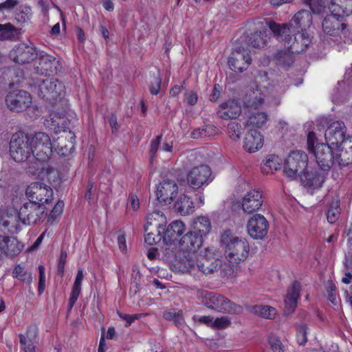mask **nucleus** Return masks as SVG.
Masks as SVG:
<instances>
[{"instance_id": "obj_1", "label": "nucleus", "mask_w": 352, "mask_h": 352, "mask_svg": "<svg viewBox=\"0 0 352 352\" xmlns=\"http://www.w3.org/2000/svg\"><path fill=\"white\" fill-rule=\"evenodd\" d=\"M312 23V16L309 10H301L296 12L289 23H277L274 21L267 23L268 28L277 40L283 38L286 34H298L305 31Z\"/></svg>"}, {"instance_id": "obj_2", "label": "nucleus", "mask_w": 352, "mask_h": 352, "mask_svg": "<svg viewBox=\"0 0 352 352\" xmlns=\"http://www.w3.org/2000/svg\"><path fill=\"white\" fill-rule=\"evenodd\" d=\"M220 244L226 260L232 265H237L248 257L250 245L245 239L234 236L226 231L221 236Z\"/></svg>"}, {"instance_id": "obj_3", "label": "nucleus", "mask_w": 352, "mask_h": 352, "mask_svg": "<svg viewBox=\"0 0 352 352\" xmlns=\"http://www.w3.org/2000/svg\"><path fill=\"white\" fill-rule=\"evenodd\" d=\"M31 140L35 162L32 167H28V172L35 174L39 169V162H47L52 157L54 148H56V140L52 141L50 135L45 132H37L31 135Z\"/></svg>"}, {"instance_id": "obj_4", "label": "nucleus", "mask_w": 352, "mask_h": 352, "mask_svg": "<svg viewBox=\"0 0 352 352\" xmlns=\"http://www.w3.org/2000/svg\"><path fill=\"white\" fill-rule=\"evenodd\" d=\"M33 149L31 135L23 131H18L12 135L10 142V153L15 162H26L28 164L30 159L35 160Z\"/></svg>"}, {"instance_id": "obj_5", "label": "nucleus", "mask_w": 352, "mask_h": 352, "mask_svg": "<svg viewBox=\"0 0 352 352\" xmlns=\"http://www.w3.org/2000/svg\"><path fill=\"white\" fill-rule=\"evenodd\" d=\"M159 257L165 263L173 266L175 270L181 272L189 271L195 266V259L187 258L184 252H177L175 243H164Z\"/></svg>"}, {"instance_id": "obj_6", "label": "nucleus", "mask_w": 352, "mask_h": 352, "mask_svg": "<svg viewBox=\"0 0 352 352\" xmlns=\"http://www.w3.org/2000/svg\"><path fill=\"white\" fill-rule=\"evenodd\" d=\"M201 303L208 308L228 314H241L243 307L227 298L223 295L214 292H204L201 294Z\"/></svg>"}, {"instance_id": "obj_7", "label": "nucleus", "mask_w": 352, "mask_h": 352, "mask_svg": "<svg viewBox=\"0 0 352 352\" xmlns=\"http://www.w3.org/2000/svg\"><path fill=\"white\" fill-rule=\"evenodd\" d=\"M37 95L49 102H52L62 98L65 94L63 83L55 78L38 79L35 82Z\"/></svg>"}, {"instance_id": "obj_8", "label": "nucleus", "mask_w": 352, "mask_h": 352, "mask_svg": "<svg viewBox=\"0 0 352 352\" xmlns=\"http://www.w3.org/2000/svg\"><path fill=\"white\" fill-rule=\"evenodd\" d=\"M307 155L302 151H292L285 160L283 173L290 179L296 178L307 167Z\"/></svg>"}, {"instance_id": "obj_9", "label": "nucleus", "mask_w": 352, "mask_h": 352, "mask_svg": "<svg viewBox=\"0 0 352 352\" xmlns=\"http://www.w3.org/2000/svg\"><path fill=\"white\" fill-rule=\"evenodd\" d=\"M45 210V205L30 201L21 206L18 212V217L24 225H34L42 222Z\"/></svg>"}, {"instance_id": "obj_10", "label": "nucleus", "mask_w": 352, "mask_h": 352, "mask_svg": "<svg viewBox=\"0 0 352 352\" xmlns=\"http://www.w3.org/2000/svg\"><path fill=\"white\" fill-rule=\"evenodd\" d=\"M53 190L46 184L32 182L25 190V195L29 201L36 204H48L53 199Z\"/></svg>"}, {"instance_id": "obj_11", "label": "nucleus", "mask_w": 352, "mask_h": 352, "mask_svg": "<svg viewBox=\"0 0 352 352\" xmlns=\"http://www.w3.org/2000/svg\"><path fill=\"white\" fill-rule=\"evenodd\" d=\"M211 175V169L208 165L195 166L187 174L188 184L193 189H199L212 181Z\"/></svg>"}, {"instance_id": "obj_12", "label": "nucleus", "mask_w": 352, "mask_h": 352, "mask_svg": "<svg viewBox=\"0 0 352 352\" xmlns=\"http://www.w3.org/2000/svg\"><path fill=\"white\" fill-rule=\"evenodd\" d=\"M335 148L327 144H317L314 151L316 162L320 168L324 172H329L335 164Z\"/></svg>"}, {"instance_id": "obj_13", "label": "nucleus", "mask_w": 352, "mask_h": 352, "mask_svg": "<svg viewBox=\"0 0 352 352\" xmlns=\"http://www.w3.org/2000/svg\"><path fill=\"white\" fill-rule=\"evenodd\" d=\"M32 97L24 90H14L9 92L6 97L8 108L14 112H21L30 106Z\"/></svg>"}, {"instance_id": "obj_14", "label": "nucleus", "mask_w": 352, "mask_h": 352, "mask_svg": "<svg viewBox=\"0 0 352 352\" xmlns=\"http://www.w3.org/2000/svg\"><path fill=\"white\" fill-rule=\"evenodd\" d=\"M203 243L201 234L194 230L188 231L182 236L179 241L181 251L186 254L187 258H195V252Z\"/></svg>"}, {"instance_id": "obj_15", "label": "nucleus", "mask_w": 352, "mask_h": 352, "mask_svg": "<svg viewBox=\"0 0 352 352\" xmlns=\"http://www.w3.org/2000/svg\"><path fill=\"white\" fill-rule=\"evenodd\" d=\"M251 63L248 50L241 46L233 49L228 58V65L235 72L241 73L247 70Z\"/></svg>"}, {"instance_id": "obj_16", "label": "nucleus", "mask_w": 352, "mask_h": 352, "mask_svg": "<svg viewBox=\"0 0 352 352\" xmlns=\"http://www.w3.org/2000/svg\"><path fill=\"white\" fill-rule=\"evenodd\" d=\"M36 48L32 43H21L16 45L10 53V57L16 63L23 65L36 58Z\"/></svg>"}, {"instance_id": "obj_17", "label": "nucleus", "mask_w": 352, "mask_h": 352, "mask_svg": "<svg viewBox=\"0 0 352 352\" xmlns=\"http://www.w3.org/2000/svg\"><path fill=\"white\" fill-rule=\"evenodd\" d=\"M247 230L252 239H263L267 234L269 223L263 215L256 214L248 220Z\"/></svg>"}, {"instance_id": "obj_18", "label": "nucleus", "mask_w": 352, "mask_h": 352, "mask_svg": "<svg viewBox=\"0 0 352 352\" xmlns=\"http://www.w3.org/2000/svg\"><path fill=\"white\" fill-rule=\"evenodd\" d=\"M346 128L342 121H336L331 124L324 134L327 144L333 146H340L345 140Z\"/></svg>"}, {"instance_id": "obj_19", "label": "nucleus", "mask_w": 352, "mask_h": 352, "mask_svg": "<svg viewBox=\"0 0 352 352\" xmlns=\"http://www.w3.org/2000/svg\"><path fill=\"white\" fill-rule=\"evenodd\" d=\"M154 227L162 229L160 231L164 235V243H175L186 230L185 224L179 220L173 221L167 226L162 223H158Z\"/></svg>"}, {"instance_id": "obj_20", "label": "nucleus", "mask_w": 352, "mask_h": 352, "mask_svg": "<svg viewBox=\"0 0 352 352\" xmlns=\"http://www.w3.org/2000/svg\"><path fill=\"white\" fill-rule=\"evenodd\" d=\"M35 69L40 75L50 76L60 72L61 65L54 56L47 54H41Z\"/></svg>"}, {"instance_id": "obj_21", "label": "nucleus", "mask_w": 352, "mask_h": 352, "mask_svg": "<svg viewBox=\"0 0 352 352\" xmlns=\"http://www.w3.org/2000/svg\"><path fill=\"white\" fill-rule=\"evenodd\" d=\"M178 192L177 183L172 179L162 182L157 187L156 196L160 203L170 204Z\"/></svg>"}, {"instance_id": "obj_22", "label": "nucleus", "mask_w": 352, "mask_h": 352, "mask_svg": "<svg viewBox=\"0 0 352 352\" xmlns=\"http://www.w3.org/2000/svg\"><path fill=\"white\" fill-rule=\"evenodd\" d=\"M156 217H160L162 219H166L163 214L160 212H153L147 217L146 225L144 226V241L148 245H154L160 243L162 240L164 241L163 233L160 231L161 228H156L155 231H148V226H153L157 224L155 222Z\"/></svg>"}, {"instance_id": "obj_23", "label": "nucleus", "mask_w": 352, "mask_h": 352, "mask_svg": "<svg viewBox=\"0 0 352 352\" xmlns=\"http://www.w3.org/2000/svg\"><path fill=\"white\" fill-rule=\"evenodd\" d=\"M300 178L302 184L307 189H318L322 187L324 180L325 176L319 170L316 168L307 167L300 175Z\"/></svg>"}, {"instance_id": "obj_24", "label": "nucleus", "mask_w": 352, "mask_h": 352, "mask_svg": "<svg viewBox=\"0 0 352 352\" xmlns=\"http://www.w3.org/2000/svg\"><path fill=\"white\" fill-rule=\"evenodd\" d=\"M280 41L285 42L289 45L294 52L300 53L305 50L311 43V39L307 34L301 32L298 34H286Z\"/></svg>"}, {"instance_id": "obj_25", "label": "nucleus", "mask_w": 352, "mask_h": 352, "mask_svg": "<svg viewBox=\"0 0 352 352\" xmlns=\"http://www.w3.org/2000/svg\"><path fill=\"white\" fill-rule=\"evenodd\" d=\"M301 289L300 283L295 280L292 286L287 289V293L284 300V314L286 316L291 315L295 310L298 299L300 297V291Z\"/></svg>"}, {"instance_id": "obj_26", "label": "nucleus", "mask_w": 352, "mask_h": 352, "mask_svg": "<svg viewBox=\"0 0 352 352\" xmlns=\"http://www.w3.org/2000/svg\"><path fill=\"white\" fill-rule=\"evenodd\" d=\"M241 113L240 103L235 99H230L219 107L218 116L224 120L236 119Z\"/></svg>"}, {"instance_id": "obj_27", "label": "nucleus", "mask_w": 352, "mask_h": 352, "mask_svg": "<svg viewBox=\"0 0 352 352\" xmlns=\"http://www.w3.org/2000/svg\"><path fill=\"white\" fill-rule=\"evenodd\" d=\"M263 203L261 192L256 190H252L243 197L242 208L245 212L251 214L258 210L262 206Z\"/></svg>"}, {"instance_id": "obj_28", "label": "nucleus", "mask_w": 352, "mask_h": 352, "mask_svg": "<svg viewBox=\"0 0 352 352\" xmlns=\"http://www.w3.org/2000/svg\"><path fill=\"white\" fill-rule=\"evenodd\" d=\"M38 328L35 325H31L28 327L25 334H19V341L21 349L24 352H35L34 343L38 337Z\"/></svg>"}, {"instance_id": "obj_29", "label": "nucleus", "mask_w": 352, "mask_h": 352, "mask_svg": "<svg viewBox=\"0 0 352 352\" xmlns=\"http://www.w3.org/2000/svg\"><path fill=\"white\" fill-rule=\"evenodd\" d=\"M263 137L256 129H250L245 134L243 147L249 153L257 151L263 145Z\"/></svg>"}, {"instance_id": "obj_30", "label": "nucleus", "mask_w": 352, "mask_h": 352, "mask_svg": "<svg viewBox=\"0 0 352 352\" xmlns=\"http://www.w3.org/2000/svg\"><path fill=\"white\" fill-rule=\"evenodd\" d=\"M23 246L15 238L0 235V251L7 256L18 255Z\"/></svg>"}, {"instance_id": "obj_31", "label": "nucleus", "mask_w": 352, "mask_h": 352, "mask_svg": "<svg viewBox=\"0 0 352 352\" xmlns=\"http://www.w3.org/2000/svg\"><path fill=\"white\" fill-rule=\"evenodd\" d=\"M346 27V24L342 23L341 20L336 19V17L331 15L326 16L322 22L324 32L330 36H339Z\"/></svg>"}, {"instance_id": "obj_32", "label": "nucleus", "mask_w": 352, "mask_h": 352, "mask_svg": "<svg viewBox=\"0 0 352 352\" xmlns=\"http://www.w3.org/2000/svg\"><path fill=\"white\" fill-rule=\"evenodd\" d=\"M195 267L202 273L209 274L220 269L222 267V261L219 259L209 260V258L199 257L195 259V266L190 270L195 269Z\"/></svg>"}, {"instance_id": "obj_33", "label": "nucleus", "mask_w": 352, "mask_h": 352, "mask_svg": "<svg viewBox=\"0 0 352 352\" xmlns=\"http://www.w3.org/2000/svg\"><path fill=\"white\" fill-rule=\"evenodd\" d=\"M69 139L67 144L63 146L64 140L63 136L58 138L57 140H56V148H54V152H56L58 155L61 156H66L71 154L74 150L76 135L70 131H69Z\"/></svg>"}, {"instance_id": "obj_34", "label": "nucleus", "mask_w": 352, "mask_h": 352, "mask_svg": "<svg viewBox=\"0 0 352 352\" xmlns=\"http://www.w3.org/2000/svg\"><path fill=\"white\" fill-rule=\"evenodd\" d=\"M83 277V270L82 268H79L78 270L77 274L70 294V297L69 299L67 306L68 311H70L72 310L81 292V285Z\"/></svg>"}, {"instance_id": "obj_35", "label": "nucleus", "mask_w": 352, "mask_h": 352, "mask_svg": "<svg viewBox=\"0 0 352 352\" xmlns=\"http://www.w3.org/2000/svg\"><path fill=\"white\" fill-rule=\"evenodd\" d=\"M174 208L181 215H187L194 212L195 206L190 197L184 194L176 201Z\"/></svg>"}, {"instance_id": "obj_36", "label": "nucleus", "mask_w": 352, "mask_h": 352, "mask_svg": "<svg viewBox=\"0 0 352 352\" xmlns=\"http://www.w3.org/2000/svg\"><path fill=\"white\" fill-rule=\"evenodd\" d=\"M344 0H331L329 9L331 12V16L336 17V19L344 20V17L351 15V12L349 10H344Z\"/></svg>"}, {"instance_id": "obj_37", "label": "nucleus", "mask_w": 352, "mask_h": 352, "mask_svg": "<svg viewBox=\"0 0 352 352\" xmlns=\"http://www.w3.org/2000/svg\"><path fill=\"white\" fill-rule=\"evenodd\" d=\"M335 164L337 163L340 168L346 166L352 163V146L348 149L340 148V146L335 147Z\"/></svg>"}, {"instance_id": "obj_38", "label": "nucleus", "mask_w": 352, "mask_h": 352, "mask_svg": "<svg viewBox=\"0 0 352 352\" xmlns=\"http://www.w3.org/2000/svg\"><path fill=\"white\" fill-rule=\"evenodd\" d=\"M285 47L287 50L278 51L276 54V58L278 64L287 69L293 64L294 61V54L296 52H294L289 45L285 43Z\"/></svg>"}, {"instance_id": "obj_39", "label": "nucleus", "mask_w": 352, "mask_h": 352, "mask_svg": "<svg viewBox=\"0 0 352 352\" xmlns=\"http://www.w3.org/2000/svg\"><path fill=\"white\" fill-rule=\"evenodd\" d=\"M21 34V30L10 23L0 24V41L12 40Z\"/></svg>"}, {"instance_id": "obj_40", "label": "nucleus", "mask_w": 352, "mask_h": 352, "mask_svg": "<svg viewBox=\"0 0 352 352\" xmlns=\"http://www.w3.org/2000/svg\"><path fill=\"white\" fill-rule=\"evenodd\" d=\"M64 206L63 201L58 200L50 214L45 213L42 222L46 221V223L49 225H53L56 223L57 219L60 217L63 212Z\"/></svg>"}, {"instance_id": "obj_41", "label": "nucleus", "mask_w": 352, "mask_h": 352, "mask_svg": "<svg viewBox=\"0 0 352 352\" xmlns=\"http://www.w3.org/2000/svg\"><path fill=\"white\" fill-rule=\"evenodd\" d=\"M193 230L201 234V236H206L211 230L210 220L207 217H199L194 220Z\"/></svg>"}, {"instance_id": "obj_42", "label": "nucleus", "mask_w": 352, "mask_h": 352, "mask_svg": "<svg viewBox=\"0 0 352 352\" xmlns=\"http://www.w3.org/2000/svg\"><path fill=\"white\" fill-rule=\"evenodd\" d=\"M264 103V98L261 94H256L252 92L246 96L243 101L244 107L248 109L249 111L258 109Z\"/></svg>"}, {"instance_id": "obj_43", "label": "nucleus", "mask_w": 352, "mask_h": 352, "mask_svg": "<svg viewBox=\"0 0 352 352\" xmlns=\"http://www.w3.org/2000/svg\"><path fill=\"white\" fill-rule=\"evenodd\" d=\"M340 214V200L338 198H333L327 206L326 215L328 222L334 223L338 219Z\"/></svg>"}, {"instance_id": "obj_44", "label": "nucleus", "mask_w": 352, "mask_h": 352, "mask_svg": "<svg viewBox=\"0 0 352 352\" xmlns=\"http://www.w3.org/2000/svg\"><path fill=\"white\" fill-rule=\"evenodd\" d=\"M20 222L18 217V212L15 215H7V219H2L0 221V225L4 228H8L10 233H17L21 230Z\"/></svg>"}, {"instance_id": "obj_45", "label": "nucleus", "mask_w": 352, "mask_h": 352, "mask_svg": "<svg viewBox=\"0 0 352 352\" xmlns=\"http://www.w3.org/2000/svg\"><path fill=\"white\" fill-rule=\"evenodd\" d=\"M267 34L265 31L254 32L248 36L247 43L248 45L255 48L264 47L267 42Z\"/></svg>"}, {"instance_id": "obj_46", "label": "nucleus", "mask_w": 352, "mask_h": 352, "mask_svg": "<svg viewBox=\"0 0 352 352\" xmlns=\"http://www.w3.org/2000/svg\"><path fill=\"white\" fill-rule=\"evenodd\" d=\"M249 311L258 316L272 319L276 314V309L267 305H254L249 307Z\"/></svg>"}, {"instance_id": "obj_47", "label": "nucleus", "mask_w": 352, "mask_h": 352, "mask_svg": "<svg viewBox=\"0 0 352 352\" xmlns=\"http://www.w3.org/2000/svg\"><path fill=\"white\" fill-rule=\"evenodd\" d=\"M280 167V159L277 155H271L267 157L262 166L263 172L268 174L273 173V170H277Z\"/></svg>"}, {"instance_id": "obj_48", "label": "nucleus", "mask_w": 352, "mask_h": 352, "mask_svg": "<svg viewBox=\"0 0 352 352\" xmlns=\"http://www.w3.org/2000/svg\"><path fill=\"white\" fill-rule=\"evenodd\" d=\"M227 131L232 140L237 141L243 131V128L237 121L234 120L228 123Z\"/></svg>"}, {"instance_id": "obj_49", "label": "nucleus", "mask_w": 352, "mask_h": 352, "mask_svg": "<svg viewBox=\"0 0 352 352\" xmlns=\"http://www.w3.org/2000/svg\"><path fill=\"white\" fill-rule=\"evenodd\" d=\"M214 129L213 126L205 125L202 127L194 129L190 134V137L193 139L203 138L210 136L214 132Z\"/></svg>"}, {"instance_id": "obj_50", "label": "nucleus", "mask_w": 352, "mask_h": 352, "mask_svg": "<svg viewBox=\"0 0 352 352\" xmlns=\"http://www.w3.org/2000/svg\"><path fill=\"white\" fill-rule=\"evenodd\" d=\"M267 119V116L265 112L252 113L248 120V123L250 125L261 127L265 123Z\"/></svg>"}, {"instance_id": "obj_51", "label": "nucleus", "mask_w": 352, "mask_h": 352, "mask_svg": "<svg viewBox=\"0 0 352 352\" xmlns=\"http://www.w3.org/2000/svg\"><path fill=\"white\" fill-rule=\"evenodd\" d=\"M46 177L48 182L53 187L59 186L61 182L59 171L52 166L47 168Z\"/></svg>"}, {"instance_id": "obj_52", "label": "nucleus", "mask_w": 352, "mask_h": 352, "mask_svg": "<svg viewBox=\"0 0 352 352\" xmlns=\"http://www.w3.org/2000/svg\"><path fill=\"white\" fill-rule=\"evenodd\" d=\"M164 318L167 320H172L174 324L179 327L184 322V318L182 311L181 310L176 311L175 309H171L164 313Z\"/></svg>"}, {"instance_id": "obj_53", "label": "nucleus", "mask_w": 352, "mask_h": 352, "mask_svg": "<svg viewBox=\"0 0 352 352\" xmlns=\"http://www.w3.org/2000/svg\"><path fill=\"white\" fill-rule=\"evenodd\" d=\"M13 274L14 277L28 285H30L32 281V274L24 271L23 267H22L21 265H17L14 267Z\"/></svg>"}, {"instance_id": "obj_54", "label": "nucleus", "mask_w": 352, "mask_h": 352, "mask_svg": "<svg viewBox=\"0 0 352 352\" xmlns=\"http://www.w3.org/2000/svg\"><path fill=\"white\" fill-rule=\"evenodd\" d=\"M31 14V8L25 6L16 13L15 19L20 23H24L30 19Z\"/></svg>"}, {"instance_id": "obj_55", "label": "nucleus", "mask_w": 352, "mask_h": 352, "mask_svg": "<svg viewBox=\"0 0 352 352\" xmlns=\"http://www.w3.org/2000/svg\"><path fill=\"white\" fill-rule=\"evenodd\" d=\"M162 83V78L160 73L157 74H153V80L151 81L148 87L149 91L153 95H157L160 91Z\"/></svg>"}, {"instance_id": "obj_56", "label": "nucleus", "mask_w": 352, "mask_h": 352, "mask_svg": "<svg viewBox=\"0 0 352 352\" xmlns=\"http://www.w3.org/2000/svg\"><path fill=\"white\" fill-rule=\"evenodd\" d=\"M269 343L273 352H285V346L280 339L276 336H272L269 338Z\"/></svg>"}, {"instance_id": "obj_57", "label": "nucleus", "mask_w": 352, "mask_h": 352, "mask_svg": "<svg viewBox=\"0 0 352 352\" xmlns=\"http://www.w3.org/2000/svg\"><path fill=\"white\" fill-rule=\"evenodd\" d=\"M307 330L308 327L305 324L299 326L297 330V342L300 345H304L307 342Z\"/></svg>"}, {"instance_id": "obj_58", "label": "nucleus", "mask_w": 352, "mask_h": 352, "mask_svg": "<svg viewBox=\"0 0 352 352\" xmlns=\"http://www.w3.org/2000/svg\"><path fill=\"white\" fill-rule=\"evenodd\" d=\"M38 295H41L45 287V267L44 266L40 265H38Z\"/></svg>"}, {"instance_id": "obj_59", "label": "nucleus", "mask_w": 352, "mask_h": 352, "mask_svg": "<svg viewBox=\"0 0 352 352\" xmlns=\"http://www.w3.org/2000/svg\"><path fill=\"white\" fill-rule=\"evenodd\" d=\"M231 321L227 316H221L220 318H216L214 320L212 323V327L219 329H223L229 327Z\"/></svg>"}, {"instance_id": "obj_60", "label": "nucleus", "mask_w": 352, "mask_h": 352, "mask_svg": "<svg viewBox=\"0 0 352 352\" xmlns=\"http://www.w3.org/2000/svg\"><path fill=\"white\" fill-rule=\"evenodd\" d=\"M219 255L217 248L214 247H207L199 255V258H206L209 260L218 259L217 256Z\"/></svg>"}, {"instance_id": "obj_61", "label": "nucleus", "mask_w": 352, "mask_h": 352, "mask_svg": "<svg viewBox=\"0 0 352 352\" xmlns=\"http://www.w3.org/2000/svg\"><path fill=\"white\" fill-rule=\"evenodd\" d=\"M67 256V252L62 249L60 250V257H59V260H58V265H57V273L59 275L62 276L64 273V267H65V265L66 263Z\"/></svg>"}, {"instance_id": "obj_62", "label": "nucleus", "mask_w": 352, "mask_h": 352, "mask_svg": "<svg viewBox=\"0 0 352 352\" xmlns=\"http://www.w3.org/2000/svg\"><path fill=\"white\" fill-rule=\"evenodd\" d=\"M162 135H157L154 140L151 141L149 150L151 158H153L155 156L162 140Z\"/></svg>"}, {"instance_id": "obj_63", "label": "nucleus", "mask_w": 352, "mask_h": 352, "mask_svg": "<svg viewBox=\"0 0 352 352\" xmlns=\"http://www.w3.org/2000/svg\"><path fill=\"white\" fill-rule=\"evenodd\" d=\"M118 314L120 318H122L126 321V324H125L126 327H129L132 324V322H133L135 320H138L141 316L140 314L129 315V314H122L119 311H118Z\"/></svg>"}, {"instance_id": "obj_64", "label": "nucleus", "mask_w": 352, "mask_h": 352, "mask_svg": "<svg viewBox=\"0 0 352 352\" xmlns=\"http://www.w3.org/2000/svg\"><path fill=\"white\" fill-rule=\"evenodd\" d=\"M317 141L316 133L314 131L309 132L307 138V148L310 153L314 151L316 148L315 143Z\"/></svg>"}]
</instances>
